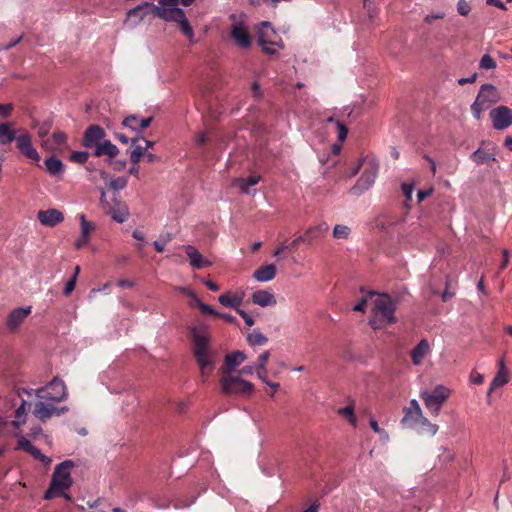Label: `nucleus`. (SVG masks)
<instances>
[{
	"label": "nucleus",
	"instance_id": "obj_52",
	"mask_svg": "<svg viewBox=\"0 0 512 512\" xmlns=\"http://www.w3.org/2000/svg\"><path fill=\"white\" fill-rule=\"evenodd\" d=\"M336 126H337V130H338V140L340 142H343L345 140V138L347 137V128L345 127V125L341 122H336Z\"/></svg>",
	"mask_w": 512,
	"mask_h": 512
},
{
	"label": "nucleus",
	"instance_id": "obj_6",
	"mask_svg": "<svg viewBox=\"0 0 512 512\" xmlns=\"http://www.w3.org/2000/svg\"><path fill=\"white\" fill-rule=\"evenodd\" d=\"M500 100L497 88L492 84H483L479 90L471 111L475 119L479 120L482 113Z\"/></svg>",
	"mask_w": 512,
	"mask_h": 512
},
{
	"label": "nucleus",
	"instance_id": "obj_16",
	"mask_svg": "<svg viewBox=\"0 0 512 512\" xmlns=\"http://www.w3.org/2000/svg\"><path fill=\"white\" fill-rule=\"evenodd\" d=\"M231 36L235 43L241 48H248L251 45V40L245 24L237 20L233 16V24L231 26Z\"/></svg>",
	"mask_w": 512,
	"mask_h": 512
},
{
	"label": "nucleus",
	"instance_id": "obj_10",
	"mask_svg": "<svg viewBox=\"0 0 512 512\" xmlns=\"http://www.w3.org/2000/svg\"><path fill=\"white\" fill-rule=\"evenodd\" d=\"M100 202L102 208L111 218L117 223L125 222L129 217V210L125 203L119 200L117 197L112 199V202L106 199L104 190H101Z\"/></svg>",
	"mask_w": 512,
	"mask_h": 512
},
{
	"label": "nucleus",
	"instance_id": "obj_7",
	"mask_svg": "<svg viewBox=\"0 0 512 512\" xmlns=\"http://www.w3.org/2000/svg\"><path fill=\"white\" fill-rule=\"evenodd\" d=\"M451 393L452 390L450 388L444 385H436L432 390L422 391L420 397L426 408L436 417Z\"/></svg>",
	"mask_w": 512,
	"mask_h": 512
},
{
	"label": "nucleus",
	"instance_id": "obj_3",
	"mask_svg": "<svg viewBox=\"0 0 512 512\" xmlns=\"http://www.w3.org/2000/svg\"><path fill=\"white\" fill-rule=\"evenodd\" d=\"M193 341V355L203 378L209 376L215 368V352L209 348L210 334L205 326L190 328Z\"/></svg>",
	"mask_w": 512,
	"mask_h": 512
},
{
	"label": "nucleus",
	"instance_id": "obj_23",
	"mask_svg": "<svg viewBox=\"0 0 512 512\" xmlns=\"http://www.w3.org/2000/svg\"><path fill=\"white\" fill-rule=\"evenodd\" d=\"M183 248L189 258L191 267L194 269H202L212 265V262L205 259L204 256L194 246L185 245Z\"/></svg>",
	"mask_w": 512,
	"mask_h": 512
},
{
	"label": "nucleus",
	"instance_id": "obj_4",
	"mask_svg": "<svg viewBox=\"0 0 512 512\" xmlns=\"http://www.w3.org/2000/svg\"><path fill=\"white\" fill-rule=\"evenodd\" d=\"M395 311L396 303L388 294H377L371 309L369 325L377 330L395 324Z\"/></svg>",
	"mask_w": 512,
	"mask_h": 512
},
{
	"label": "nucleus",
	"instance_id": "obj_21",
	"mask_svg": "<svg viewBox=\"0 0 512 512\" xmlns=\"http://www.w3.org/2000/svg\"><path fill=\"white\" fill-rule=\"evenodd\" d=\"M431 353V345L427 339H421L419 343L411 350V361L415 366L423 363V360Z\"/></svg>",
	"mask_w": 512,
	"mask_h": 512
},
{
	"label": "nucleus",
	"instance_id": "obj_25",
	"mask_svg": "<svg viewBox=\"0 0 512 512\" xmlns=\"http://www.w3.org/2000/svg\"><path fill=\"white\" fill-rule=\"evenodd\" d=\"M247 359V355L242 351H235L225 356L223 373H231L236 367L241 365Z\"/></svg>",
	"mask_w": 512,
	"mask_h": 512
},
{
	"label": "nucleus",
	"instance_id": "obj_30",
	"mask_svg": "<svg viewBox=\"0 0 512 512\" xmlns=\"http://www.w3.org/2000/svg\"><path fill=\"white\" fill-rule=\"evenodd\" d=\"M119 153V149L110 140L105 139L99 146L96 147L94 155L97 157L106 155L109 158H114Z\"/></svg>",
	"mask_w": 512,
	"mask_h": 512
},
{
	"label": "nucleus",
	"instance_id": "obj_24",
	"mask_svg": "<svg viewBox=\"0 0 512 512\" xmlns=\"http://www.w3.org/2000/svg\"><path fill=\"white\" fill-rule=\"evenodd\" d=\"M17 449L24 450L31 454L35 459L41 461L45 465H49L51 462V459L44 454L41 453V451L35 447L29 440H27L24 436H21L18 441Z\"/></svg>",
	"mask_w": 512,
	"mask_h": 512
},
{
	"label": "nucleus",
	"instance_id": "obj_9",
	"mask_svg": "<svg viewBox=\"0 0 512 512\" xmlns=\"http://www.w3.org/2000/svg\"><path fill=\"white\" fill-rule=\"evenodd\" d=\"M220 383L224 394L250 395L254 390L253 384L240 376H224Z\"/></svg>",
	"mask_w": 512,
	"mask_h": 512
},
{
	"label": "nucleus",
	"instance_id": "obj_27",
	"mask_svg": "<svg viewBox=\"0 0 512 512\" xmlns=\"http://www.w3.org/2000/svg\"><path fill=\"white\" fill-rule=\"evenodd\" d=\"M252 301L254 304L261 307L274 306L277 303L274 294L266 290L254 292L252 295Z\"/></svg>",
	"mask_w": 512,
	"mask_h": 512
},
{
	"label": "nucleus",
	"instance_id": "obj_42",
	"mask_svg": "<svg viewBox=\"0 0 512 512\" xmlns=\"http://www.w3.org/2000/svg\"><path fill=\"white\" fill-rule=\"evenodd\" d=\"M377 295L374 291H369L365 297H362L353 306V311L365 313L367 309L368 299L372 296Z\"/></svg>",
	"mask_w": 512,
	"mask_h": 512
},
{
	"label": "nucleus",
	"instance_id": "obj_63",
	"mask_svg": "<svg viewBox=\"0 0 512 512\" xmlns=\"http://www.w3.org/2000/svg\"><path fill=\"white\" fill-rule=\"evenodd\" d=\"M151 122H152L151 117L140 119V122L138 124L139 129H137V132H141L144 129H146L147 127H149Z\"/></svg>",
	"mask_w": 512,
	"mask_h": 512
},
{
	"label": "nucleus",
	"instance_id": "obj_2",
	"mask_svg": "<svg viewBox=\"0 0 512 512\" xmlns=\"http://www.w3.org/2000/svg\"><path fill=\"white\" fill-rule=\"evenodd\" d=\"M35 396L38 401L33 408V415L40 421H47L52 416H60L67 408H58L56 403L63 401L67 397V389L64 382L55 377L46 386L35 390Z\"/></svg>",
	"mask_w": 512,
	"mask_h": 512
},
{
	"label": "nucleus",
	"instance_id": "obj_14",
	"mask_svg": "<svg viewBox=\"0 0 512 512\" xmlns=\"http://www.w3.org/2000/svg\"><path fill=\"white\" fill-rule=\"evenodd\" d=\"M15 142L17 149L20 151L22 155H24L25 157L34 162H38L40 160V155L34 148L29 133L24 132L18 135Z\"/></svg>",
	"mask_w": 512,
	"mask_h": 512
},
{
	"label": "nucleus",
	"instance_id": "obj_40",
	"mask_svg": "<svg viewBox=\"0 0 512 512\" xmlns=\"http://www.w3.org/2000/svg\"><path fill=\"white\" fill-rule=\"evenodd\" d=\"M350 228L346 225L337 224L334 226L332 234L337 240H346L350 235Z\"/></svg>",
	"mask_w": 512,
	"mask_h": 512
},
{
	"label": "nucleus",
	"instance_id": "obj_1",
	"mask_svg": "<svg viewBox=\"0 0 512 512\" xmlns=\"http://www.w3.org/2000/svg\"><path fill=\"white\" fill-rule=\"evenodd\" d=\"M193 2L194 0H159L157 5L144 2L127 12L125 23L135 27L151 13L165 21L176 22L182 33L192 42L194 39L193 29L184 11L178 8L177 5L190 6Z\"/></svg>",
	"mask_w": 512,
	"mask_h": 512
},
{
	"label": "nucleus",
	"instance_id": "obj_38",
	"mask_svg": "<svg viewBox=\"0 0 512 512\" xmlns=\"http://www.w3.org/2000/svg\"><path fill=\"white\" fill-rule=\"evenodd\" d=\"M137 139H133L132 141V149L130 152V160L133 164H137L142 156H145L146 148L141 145H135V141Z\"/></svg>",
	"mask_w": 512,
	"mask_h": 512
},
{
	"label": "nucleus",
	"instance_id": "obj_44",
	"mask_svg": "<svg viewBox=\"0 0 512 512\" xmlns=\"http://www.w3.org/2000/svg\"><path fill=\"white\" fill-rule=\"evenodd\" d=\"M194 305L196 307H198L200 309V311L203 313V314H206V315H214V316H217L218 312L215 311L211 306H209L208 304H205L203 303L200 299H196V302L194 303Z\"/></svg>",
	"mask_w": 512,
	"mask_h": 512
},
{
	"label": "nucleus",
	"instance_id": "obj_47",
	"mask_svg": "<svg viewBox=\"0 0 512 512\" xmlns=\"http://www.w3.org/2000/svg\"><path fill=\"white\" fill-rule=\"evenodd\" d=\"M127 178L126 177H118L109 182V186L114 190H122L127 186Z\"/></svg>",
	"mask_w": 512,
	"mask_h": 512
},
{
	"label": "nucleus",
	"instance_id": "obj_26",
	"mask_svg": "<svg viewBox=\"0 0 512 512\" xmlns=\"http://www.w3.org/2000/svg\"><path fill=\"white\" fill-rule=\"evenodd\" d=\"M261 177L259 175H251L247 178H236L233 180V185L238 187L243 194H254L255 190L251 188L256 186Z\"/></svg>",
	"mask_w": 512,
	"mask_h": 512
},
{
	"label": "nucleus",
	"instance_id": "obj_39",
	"mask_svg": "<svg viewBox=\"0 0 512 512\" xmlns=\"http://www.w3.org/2000/svg\"><path fill=\"white\" fill-rule=\"evenodd\" d=\"M416 428H418L422 433H428L432 436L438 431V426L431 423L426 417H423Z\"/></svg>",
	"mask_w": 512,
	"mask_h": 512
},
{
	"label": "nucleus",
	"instance_id": "obj_12",
	"mask_svg": "<svg viewBox=\"0 0 512 512\" xmlns=\"http://www.w3.org/2000/svg\"><path fill=\"white\" fill-rule=\"evenodd\" d=\"M492 126L496 130H505L512 125V109L508 106H498L489 114Z\"/></svg>",
	"mask_w": 512,
	"mask_h": 512
},
{
	"label": "nucleus",
	"instance_id": "obj_28",
	"mask_svg": "<svg viewBox=\"0 0 512 512\" xmlns=\"http://www.w3.org/2000/svg\"><path fill=\"white\" fill-rule=\"evenodd\" d=\"M276 266L275 264L264 265L253 273V278L258 282H268L275 278Z\"/></svg>",
	"mask_w": 512,
	"mask_h": 512
},
{
	"label": "nucleus",
	"instance_id": "obj_64",
	"mask_svg": "<svg viewBox=\"0 0 512 512\" xmlns=\"http://www.w3.org/2000/svg\"><path fill=\"white\" fill-rule=\"evenodd\" d=\"M470 382L476 385H480L484 382V376L482 374H472L470 376Z\"/></svg>",
	"mask_w": 512,
	"mask_h": 512
},
{
	"label": "nucleus",
	"instance_id": "obj_58",
	"mask_svg": "<svg viewBox=\"0 0 512 512\" xmlns=\"http://www.w3.org/2000/svg\"><path fill=\"white\" fill-rule=\"evenodd\" d=\"M237 313L243 318L248 326H252L254 324V319L241 308L237 311Z\"/></svg>",
	"mask_w": 512,
	"mask_h": 512
},
{
	"label": "nucleus",
	"instance_id": "obj_35",
	"mask_svg": "<svg viewBox=\"0 0 512 512\" xmlns=\"http://www.w3.org/2000/svg\"><path fill=\"white\" fill-rule=\"evenodd\" d=\"M270 358V352L268 350L261 353L258 357L257 365V377L260 381H265L267 375V363Z\"/></svg>",
	"mask_w": 512,
	"mask_h": 512
},
{
	"label": "nucleus",
	"instance_id": "obj_57",
	"mask_svg": "<svg viewBox=\"0 0 512 512\" xmlns=\"http://www.w3.org/2000/svg\"><path fill=\"white\" fill-rule=\"evenodd\" d=\"M262 383H264L265 385H267L268 387H270L272 389V392H271V396H274L275 392L279 389L280 387V384L279 383H276V382H271L269 379H268V376L266 375L265 376V381H261Z\"/></svg>",
	"mask_w": 512,
	"mask_h": 512
},
{
	"label": "nucleus",
	"instance_id": "obj_5",
	"mask_svg": "<svg viewBox=\"0 0 512 512\" xmlns=\"http://www.w3.org/2000/svg\"><path fill=\"white\" fill-rule=\"evenodd\" d=\"M74 463L71 460H65L55 467L49 488L44 494V498L49 500L55 497L63 496L70 499L66 491L72 486L71 470Z\"/></svg>",
	"mask_w": 512,
	"mask_h": 512
},
{
	"label": "nucleus",
	"instance_id": "obj_20",
	"mask_svg": "<svg viewBox=\"0 0 512 512\" xmlns=\"http://www.w3.org/2000/svg\"><path fill=\"white\" fill-rule=\"evenodd\" d=\"M31 313V307H19L12 310L6 320V326L10 331H15Z\"/></svg>",
	"mask_w": 512,
	"mask_h": 512
},
{
	"label": "nucleus",
	"instance_id": "obj_56",
	"mask_svg": "<svg viewBox=\"0 0 512 512\" xmlns=\"http://www.w3.org/2000/svg\"><path fill=\"white\" fill-rule=\"evenodd\" d=\"M370 427L377 434H385V439H388L387 432L379 427L378 422L375 419L370 420Z\"/></svg>",
	"mask_w": 512,
	"mask_h": 512
},
{
	"label": "nucleus",
	"instance_id": "obj_34",
	"mask_svg": "<svg viewBox=\"0 0 512 512\" xmlns=\"http://www.w3.org/2000/svg\"><path fill=\"white\" fill-rule=\"evenodd\" d=\"M44 164H45L47 172L53 176H58L63 173L64 166H63L62 161L58 158H55V157L47 158L44 161Z\"/></svg>",
	"mask_w": 512,
	"mask_h": 512
},
{
	"label": "nucleus",
	"instance_id": "obj_54",
	"mask_svg": "<svg viewBox=\"0 0 512 512\" xmlns=\"http://www.w3.org/2000/svg\"><path fill=\"white\" fill-rule=\"evenodd\" d=\"M76 281L75 277H71V279L67 281L63 290L64 295L68 296L75 289Z\"/></svg>",
	"mask_w": 512,
	"mask_h": 512
},
{
	"label": "nucleus",
	"instance_id": "obj_48",
	"mask_svg": "<svg viewBox=\"0 0 512 512\" xmlns=\"http://www.w3.org/2000/svg\"><path fill=\"white\" fill-rule=\"evenodd\" d=\"M457 11L462 16H467L471 11V6L466 0H459L457 3Z\"/></svg>",
	"mask_w": 512,
	"mask_h": 512
},
{
	"label": "nucleus",
	"instance_id": "obj_15",
	"mask_svg": "<svg viewBox=\"0 0 512 512\" xmlns=\"http://www.w3.org/2000/svg\"><path fill=\"white\" fill-rule=\"evenodd\" d=\"M421 407L416 399H412L408 407L404 408L402 424L408 427H417L423 419Z\"/></svg>",
	"mask_w": 512,
	"mask_h": 512
},
{
	"label": "nucleus",
	"instance_id": "obj_49",
	"mask_svg": "<svg viewBox=\"0 0 512 512\" xmlns=\"http://www.w3.org/2000/svg\"><path fill=\"white\" fill-rule=\"evenodd\" d=\"M402 192L407 201L412 200V195L414 192V184L413 183H403L402 184Z\"/></svg>",
	"mask_w": 512,
	"mask_h": 512
},
{
	"label": "nucleus",
	"instance_id": "obj_50",
	"mask_svg": "<svg viewBox=\"0 0 512 512\" xmlns=\"http://www.w3.org/2000/svg\"><path fill=\"white\" fill-rule=\"evenodd\" d=\"M51 129V125L48 122H44L38 126V136L43 140H45V137L49 134V131Z\"/></svg>",
	"mask_w": 512,
	"mask_h": 512
},
{
	"label": "nucleus",
	"instance_id": "obj_53",
	"mask_svg": "<svg viewBox=\"0 0 512 512\" xmlns=\"http://www.w3.org/2000/svg\"><path fill=\"white\" fill-rule=\"evenodd\" d=\"M445 16V13L444 12H434V13H430V14H427L424 18V21L428 24H431L434 20L436 19H442L444 18Z\"/></svg>",
	"mask_w": 512,
	"mask_h": 512
},
{
	"label": "nucleus",
	"instance_id": "obj_29",
	"mask_svg": "<svg viewBox=\"0 0 512 512\" xmlns=\"http://www.w3.org/2000/svg\"><path fill=\"white\" fill-rule=\"evenodd\" d=\"M218 301L221 305L232 308L237 312L243 302V297L241 295L232 294L231 292H226L218 297Z\"/></svg>",
	"mask_w": 512,
	"mask_h": 512
},
{
	"label": "nucleus",
	"instance_id": "obj_37",
	"mask_svg": "<svg viewBox=\"0 0 512 512\" xmlns=\"http://www.w3.org/2000/svg\"><path fill=\"white\" fill-rule=\"evenodd\" d=\"M471 158L476 164H484L489 161H495V157L492 154L486 153L481 149L474 151L471 155Z\"/></svg>",
	"mask_w": 512,
	"mask_h": 512
},
{
	"label": "nucleus",
	"instance_id": "obj_46",
	"mask_svg": "<svg viewBox=\"0 0 512 512\" xmlns=\"http://www.w3.org/2000/svg\"><path fill=\"white\" fill-rule=\"evenodd\" d=\"M89 158V153L86 151H75L71 154L70 159L76 163H85Z\"/></svg>",
	"mask_w": 512,
	"mask_h": 512
},
{
	"label": "nucleus",
	"instance_id": "obj_11",
	"mask_svg": "<svg viewBox=\"0 0 512 512\" xmlns=\"http://www.w3.org/2000/svg\"><path fill=\"white\" fill-rule=\"evenodd\" d=\"M379 164L375 159H371L367 163V167L357 180L356 184L351 188L350 192L353 195H361L368 190L375 182L378 174Z\"/></svg>",
	"mask_w": 512,
	"mask_h": 512
},
{
	"label": "nucleus",
	"instance_id": "obj_55",
	"mask_svg": "<svg viewBox=\"0 0 512 512\" xmlns=\"http://www.w3.org/2000/svg\"><path fill=\"white\" fill-rule=\"evenodd\" d=\"M176 290L191 298L193 300V303L196 302V299H199L196 293L187 287H178L176 288Z\"/></svg>",
	"mask_w": 512,
	"mask_h": 512
},
{
	"label": "nucleus",
	"instance_id": "obj_22",
	"mask_svg": "<svg viewBox=\"0 0 512 512\" xmlns=\"http://www.w3.org/2000/svg\"><path fill=\"white\" fill-rule=\"evenodd\" d=\"M67 137L62 131H55L51 138L42 141V147L48 151H61L66 147Z\"/></svg>",
	"mask_w": 512,
	"mask_h": 512
},
{
	"label": "nucleus",
	"instance_id": "obj_41",
	"mask_svg": "<svg viewBox=\"0 0 512 512\" xmlns=\"http://www.w3.org/2000/svg\"><path fill=\"white\" fill-rule=\"evenodd\" d=\"M338 414L345 417L347 419V421L352 425V426H356L357 425V419L354 415V406L353 405H348V406H345L343 408H340L338 410Z\"/></svg>",
	"mask_w": 512,
	"mask_h": 512
},
{
	"label": "nucleus",
	"instance_id": "obj_33",
	"mask_svg": "<svg viewBox=\"0 0 512 512\" xmlns=\"http://www.w3.org/2000/svg\"><path fill=\"white\" fill-rule=\"evenodd\" d=\"M17 136L9 123H0V145H8L16 141Z\"/></svg>",
	"mask_w": 512,
	"mask_h": 512
},
{
	"label": "nucleus",
	"instance_id": "obj_13",
	"mask_svg": "<svg viewBox=\"0 0 512 512\" xmlns=\"http://www.w3.org/2000/svg\"><path fill=\"white\" fill-rule=\"evenodd\" d=\"M78 220L80 222V235L74 241V247L80 250L89 245L92 233L96 230V224L87 220L84 214H79Z\"/></svg>",
	"mask_w": 512,
	"mask_h": 512
},
{
	"label": "nucleus",
	"instance_id": "obj_8",
	"mask_svg": "<svg viewBox=\"0 0 512 512\" xmlns=\"http://www.w3.org/2000/svg\"><path fill=\"white\" fill-rule=\"evenodd\" d=\"M258 42L266 54L274 55L284 49L282 39L277 35L271 23L262 22L258 28Z\"/></svg>",
	"mask_w": 512,
	"mask_h": 512
},
{
	"label": "nucleus",
	"instance_id": "obj_60",
	"mask_svg": "<svg viewBox=\"0 0 512 512\" xmlns=\"http://www.w3.org/2000/svg\"><path fill=\"white\" fill-rule=\"evenodd\" d=\"M12 110L13 106L11 104H0V115L8 117Z\"/></svg>",
	"mask_w": 512,
	"mask_h": 512
},
{
	"label": "nucleus",
	"instance_id": "obj_31",
	"mask_svg": "<svg viewBox=\"0 0 512 512\" xmlns=\"http://www.w3.org/2000/svg\"><path fill=\"white\" fill-rule=\"evenodd\" d=\"M509 380H510V376H509L508 372H497L496 373V375L494 376L493 380L491 381L490 386L487 391V402L488 403L491 402L490 396H491L492 392L495 389L506 385L509 382Z\"/></svg>",
	"mask_w": 512,
	"mask_h": 512
},
{
	"label": "nucleus",
	"instance_id": "obj_43",
	"mask_svg": "<svg viewBox=\"0 0 512 512\" xmlns=\"http://www.w3.org/2000/svg\"><path fill=\"white\" fill-rule=\"evenodd\" d=\"M496 66L495 60L488 54H485L479 62V67L481 69H495Z\"/></svg>",
	"mask_w": 512,
	"mask_h": 512
},
{
	"label": "nucleus",
	"instance_id": "obj_51",
	"mask_svg": "<svg viewBox=\"0 0 512 512\" xmlns=\"http://www.w3.org/2000/svg\"><path fill=\"white\" fill-rule=\"evenodd\" d=\"M132 237L139 241V244H137V249L141 251L146 243L144 235L140 231L134 230L132 232Z\"/></svg>",
	"mask_w": 512,
	"mask_h": 512
},
{
	"label": "nucleus",
	"instance_id": "obj_32",
	"mask_svg": "<svg viewBox=\"0 0 512 512\" xmlns=\"http://www.w3.org/2000/svg\"><path fill=\"white\" fill-rule=\"evenodd\" d=\"M31 404L26 400H22L19 407H17L14 415L13 426L18 428L21 425L25 424L27 420L28 410L30 409Z\"/></svg>",
	"mask_w": 512,
	"mask_h": 512
},
{
	"label": "nucleus",
	"instance_id": "obj_19",
	"mask_svg": "<svg viewBox=\"0 0 512 512\" xmlns=\"http://www.w3.org/2000/svg\"><path fill=\"white\" fill-rule=\"evenodd\" d=\"M329 231V226L326 223H320L316 226L309 227L303 235H300L295 241L293 245H297L299 242H307L312 243L314 240H317L324 236Z\"/></svg>",
	"mask_w": 512,
	"mask_h": 512
},
{
	"label": "nucleus",
	"instance_id": "obj_18",
	"mask_svg": "<svg viewBox=\"0 0 512 512\" xmlns=\"http://www.w3.org/2000/svg\"><path fill=\"white\" fill-rule=\"evenodd\" d=\"M37 219L45 227H54L64 221V214L55 208L40 210L37 212Z\"/></svg>",
	"mask_w": 512,
	"mask_h": 512
},
{
	"label": "nucleus",
	"instance_id": "obj_59",
	"mask_svg": "<svg viewBox=\"0 0 512 512\" xmlns=\"http://www.w3.org/2000/svg\"><path fill=\"white\" fill-rule=\"evenodd\" d=\"M255 372L257 373V365L256 364L246 365L240 371L241 374H246V375H252Z\"/></svg>",
	"mask_w": 512,
	"mask_h": 512
},
{
	"label": "nucleus",
	"instance_id": "obj_45",
	"mask_svg": "<svg viewBox=\"0 0 512 512\" xmlns=\"http://www.w3.org/2000/svg\"><path fill=\"white\" fill-rule=\"evenodd\" d=\"M139 122H140V118L135 115H132V116L126 117L123 120V125L127 128H130L133 131H137V129H139V127H138Z\"/></svg>",
	"mask_w": 512,
	"mask_h": 512
},
{
	"label": "nucleus",
	"instance_id": "obj_61",
	"mask_svg": "<svg viewBox=\"0 0 512 512\" xmlns=\"http://www.w3.org/2000/svg\"><path fill=\"white\" fill-rule=\"evenodd\" d=\"M433 192V189H427V190H419L417 193V200L418 203H421L426 197L430 196Z\"/></svg>",
	"mask_w": 512,
	"mask_h": 512
},
{
	"label": "nucleus",
	"instance_id": "obj_17",
	"mask_svg": "<svg viewBox=\"0 0 512 512\" xmlns=\"http://www.w3.org/2000/svg\"><path fill=\"white\" fill-rule=\"evenodd\" d=\"M105 136V131L101 127L97 125H91L86 129L84 133L83 145L86 148L96 149V147L105 140Z\"/></svg>",
	"mask_w": 512,
	"mask_h": 512
},
{
	"label": "nucleus",
	"instance_id": "obj_36",
	"mask_svg": "<svg viewBox=\"0 0 512 512\" xmlns=\"http://www.w3.org/2000/svg\"><path fill=\"white\" fill-rule=\"evenodd\" d=\"M247 342L250 346H262L268 342V338L258 329L247 335Z\"/></svg>",
	"mask_w": 512,
	"mask_h": 512
},
{
	"label": "nucleus",
	"instance_id": "obj_62",
	"mask_svg": "<svg viewBox=\"0 0 512 512\" xmlns=\"http://www.w3.org/2000/svg\"><path fill=\"white\" fill-rule=\"evenodd\" d=\"M169 241V238L168 239H164V240H157V241H154L153 242V246L155 248V250L157 252H163L164 249H165V245L166 243Z\"/></svg>",
	"mask_w": 512,
	"mask_h": 512
}]
</instances>
